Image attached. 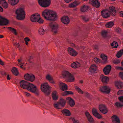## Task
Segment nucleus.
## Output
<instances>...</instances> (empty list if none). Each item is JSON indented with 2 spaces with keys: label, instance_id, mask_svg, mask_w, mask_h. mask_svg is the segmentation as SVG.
Wrapping results in <instances>:
<instances>
[{
  "label": "nucleus",
  "instance_id": "37",
  "mask_svg": "<svg viewBox=\"0 0 123 123\" xmlns=\"http://www.w3.org/2000/svg\"><path fill=\"white\" fill-rule=\"evenodd\" d=\"M7 28L9 29V31H11L12 32L14 33L15 35H17V33L15 29L11 27H8Z\"/></svg>",
  "mask_w": 123,
  "mask_h": 123
},
{
  "label": "nucleus",
  "instance_id": "26",
  "mask_svg": "<svg viewBox=\"0 0 123 123\" xmlns=\"http://www.w3.org/2000/svg\"><path fill=\"white\" fill-rule=\"evenodd\" d=\"M61 112L64 115L67 116H70L71 115L70 111L68 110L65 109L62 110Z\"/></svg>",
  "mask_w": 123,
  "mask_h": 123
},
{
  "label": "nucleus",
  "instance_id": "18",
  "mask_svg": "<svg viewBox=\"0 0 123 123\" xmlns=\"http://www.w3.org/2000/svg\"><path fill=\"white\" fill-rule=\"evenodd\" d=\"M118 99L120 101L123 103V104H121L120 103L116 102L115 104V105H116L118 107L123 106V95L118 97Z\"/></svg>",
  "mask_w": 123,
  "mask_h": 123
},
{
  "label": "nucleus",
  "instance_id": "46",
  "mask_svg": "<svg viewBox=\"0 0 123 123\" xmlns=\"http://www.w3.org/2000/svg\"><path fill=\"white\" fill-rule=\"evenodd\" d=\"M81 17L83 20L84 21L87 22L89 20V18H87L86 17L82 16H81Z\"/></svg>",
  "mask_w": 123,
  "mask_h": 123
},
{
  "label": "nucleus",
  "instance_id": "36",
  "mask_svg": "<svg viewBox=\"0 0 123 123\" xmlns=\"http://www.w3.org/2000/svg\"><path fill=\"white\" fill-rule=\"evenodd\" d=\"M123 54V49H122L119 50L117 53L116 56L118 58H119L121 57Z\"/></svg>",
  "mask_w": 123,
  "mask_h": 123
},
{
  "label": "nucleus",
  "instance_id": "52",
  "mask_svg": "<svg viewBox=\"0 0 123 123\" xmlns=\"http://www.w3.org/2000/svg\"><path fill=\"white\" fill-rule=\"evenodd\" d=\"M94 60L96 63H100V60L97 57L94 58Z\"/></svg>",
  "mask_w": 123,
  "mask_h": 123
},
{
  "label": "nucleus",
  "instance_id": "58",
  "mask_svg": "<svg viewBox=\"0 0 123 123\" xmlns=\"http://www.w3.org/2000/svg\"><path fill=\"white\" fill-rule=\"evenodd\" d=\"M0 74L2 75H5L6 74V73L4 71H0Z\"/></svg>",
  "mask_w": 123,
  "mask_h": 123
},
{
  "label": "nucleus",
  "instance_id": "5",
  "mask_svg": "<svg viewBox=\"0 0 123 123\" xmlns=\"http://www.w3.org/2000/svg\"><path fill=\"white\" fill-rule=\"evenodd\" d=\"M38 1L40 5L43 7H49L51 3V0H38Z\"/></svg>",
  "mask_w": 123,
  "mask_h": 123
},
{
  "label": "nucleus",
  "instance_id": "56",
  "mask_svg": "<svg viewBox=\"0 0 123 123\" xmlns=\"http://www.w3.org/2000/svg\"><path fill=\"white\" fill-rule=\"evenodd\" d=\"M119 75L121 78L123 80V72H120L119 73Z\"/></svg>",
  "mask_w": 123,
  "mask_h": 123
},
{
  "label": "nucleus",
  "instance_id": "2",
  "mask_svg": "<svg viewBox=\"0 0 123 123\" xmlns=\"http://www.w3.org/2000/svg\"><path fill=\"white\" fill-rule=\"evenodd\" d=\"M62 74L63 78L67 82H73L74 81L75 79L74 76L69 72L63 71L62 72Z\"/></svg>",
  "mask_w": 123,
  "mask_h": 123
},
{
  "label": "nucleus",
  "instance_id": "6",
  "mask_svg": "<svg viewBox=\"0 0 123 123\" xmlns=\"http://www.w3.org/2000/svg\"><path fill=\"white\" fill-rule=\"evenodd\" d=\"M28 90L31 92L35 93L36 95L38 96L39 94V93L38 90L36 86L33 84L30 83Z\"/></svg>",
  "mask_w": 123,
  "mask_h": 123
},
{
  "label": "nucleus",
  "instance_id": "34",
  "mask_svg": "<svg viewBox=\"0 0 123 123\" xmlns=\"http://www.w3.org/2000/svg\"><path fill=\"white\" fill-rule=\"evenodd\" d=\"M8 2L12 5H15L19 2V0H8Z\"/></svg>",
  "mask_w": 123,
  "mask_h": 123
},
{
  "label": "nucleus",
  "instance_id": "51",
  "mask_svg": "<svg viewBox=\"0 0 123 123\" xmlns=\"http://www.w3.org/2000/svg\"><path fill=\"white\" fill-rule=\"evenodd\" d=\"M107 32L106 31H103L102 32V35L103 37H105L107 36Z\"/></svg>",
  "mask_w": 123,
  "mask_h": 123
},
{
  "label": "nucleus",
  "instance_id": "31",
  "mask_svg": "<svg viewBox=\"0 0 123 123\" xmlns=\"http://www.w3.org/2000/svg\"><path fill=\"white\" fill-rule=\"evenodd\" d=\"M11 71L12 73L15 76H18L19 74L18 69L16 67H13Z\"/></svg>",
  "mask_w": 123,
  "mask_h": 123
},
{
  "label": "nucleus",
  "instance_id": "24",
  "mask_svg": "<svg viewBox=\"0 0 123 123\" xmlns=\"http://www.w3.org/2000/svg\"><path fill=\"white\" fill-rule=\"evenodd\" d=\"M101 81L104 84H107V82L109 81V78L107 76H105L103 74L101 76Z\"/></svg>",
  "mask_w": 123,
  "mask_h": 123
},
{
  "label": "nucleus",
  "instance_id": "3",
  "mask_svg": "<svg viewBox=\"0 0 123 123\" xmlns=\"http://www.w3.org/2000/svg\"><path fill=\"white\" fill-rule=\"evenodd\" d=\"M49 86L47 83H44L41 84V91L43 92L45 95L48 96L50 93L51 91Z\"/></svg>",
  "mask_w": 123,
  "mask_h": 123
},
{
  "label": "nucleus",
  "instance_id": "19",
  "mask_svg": "<svg viewBox=\"0 0 123 123\" xmlns=\"http://www.w3.org/2000/svg\"><path fill=\"white\" fill-rule=\"evenodd\" d=\"M107 10H104L101 12V15L104 18H106L110 16V15L108 13Z\"/></svg>",
  "mask_w": 123,
  "mask_h": 123
},
{
  "label": "nucleus",
  "instance_id": "41",
  "mask_svg": "<svg viewBox=\"0 0 123 123\" xmlns=\"http://www.w3.org/2000/svg\"><path fill=\"white\" fill-rule=\"evenodd\" d=\"M106 107L105 105H99V109L100 111Z\"/></svg>",
  "mask_w": 123,
  "mask_h": 123
},
{
  "label": "nucleus",
  "instance_id": "14",
  "mask_svg": "<svg viewBox=\"0 0 123 123\" xmlns=\"http://www.w3.org/2000/svg\"><path fill=\"white\" fill-rule=\"evenodd\" d=\"M111 67L110 65H107L103 69V72L106 75L110 73L111 69Z\"/></svg>",
  "mask_w": 123,
  "mask_h": 123
},
{
  "label": "nucleus",
  "instance_id": "11",
  "mask_svg": "<svg viewBox=\"0 0 123 123\" xmlns=\"http://www.w3.org/2000/svg\"><path fill=\"white\" fill-rule=\"evenodd\" d=\"M9 20L7 19L0 15V25L3 26L8 25Z\"/></svg>",
  "mask_w": 123,
  "mask_h": 123
},
{
  "label": "nucleus",
  "instance_id": "21",
  "mask_svg": "<svg viewBox=\"0 0 123 123\" xmlns=\"http://www.w3.org/2000/svg\"><path fill=\"white\" fill-rule=\"evenodd\" d=\"M66 99L68 101V103L71 107H73L75 105V101L73 99L70 97H68L66 98Z\"/></svg>",
  "mask_w": 123,
  "mask_h": 123
},
{
  "label": "nucleus",
  "instance_id": "40",
  "mask_svg": "<svg viewBox=\"0 0 123 123\" xmlns=\"http://www.w3.org/2000/svg\"><path fill=\"white\" fill-rule=\"evenodd\" d=\"M45 30H44L42 28H40L38 32L39 34L40 35H43L45 32Z\"/></svg>",
  "mask_w": 123,
  "mask_h": 123
},
{
  "label": "nucleus",
  "instance_id": "8",
  "mask_svg": "<svg viewBox=\"0 0 123 123\" xmlns=\"http://www.w3.org/2000/svg\"><path fill=\"white\" fill-rule=\"evenodd\" d=\"M19 84L21 88L28 89L30 83L27 81L22 80L20 82Z\"/></svg>",
  "mask_w": 123,
  "mask_h": 123
},
{
  "label": "nucleus",
  "instance_id": "59",
  "mask_svg": "<svg viewBox=\"0 0 123 123\" xmlns=\"http://www.w3.org/2000/svg\"><path fill=\"white\" fill-rule=\"evenodd\" d=\"M85 115L87 118L91 116V115L90 114L89 112L88 111H86V112Z\"/></svg>",
  "mask_w": 123,
  "mask_h": 123
},
{
  "label": "nucleus",
  "instance_id": "15",
  "mask_svg": "<svg viewBox=\"0 0 123 123\" xmlns=\"http://www.w3.org/2000/svg\"><path fill=\"white\" fill-rule=\"evenodd\" d=\"M61 21L64 24L68 25L70 22V19L67 16H64L61 18Z\"/></svg>",
  "mask_w": 123,
  "mask_h": 123
},
{
  "label": "nucleus",
  "instance_id": "12",
  "mask_svg": "<svg viewBox=\"0 0 123 123\" xmlns=\"http://www.w3.org/2000/svg\"><path fill=\"white\" fill-rule=\"evenodd\" d=\"M68 54L72 56H75L78 54V53L74 49L71 48H68Z\"/></svg>",
  "mask_w": 123,
  "mask_h": 123
},
{
  "label": "nucleus",
  "instance_id": "57",
  "mask_svg": "<svg viewBox=\"0 0 123 123\" xmlns=\"http://www.w3.org/2000/svg\"><path fill=\"white\" fill-rule=\"evenodd\" d=\"M117 94L118 95L123 94V90H120L118 91L117 93Z\"/></svg>",
  "mask_w": 123,
  "mask_h": 123
},
{
  "label": "nucleus",
  "instance_id": "43",
  "mask_svg": "<svg viewBox=\"0 0 123 123\" xmlns=\"http://www.w3.org/2000/svg\"><path fill=\"white\" fill-rule=\"evenodd\" d=\"M102 113L104 114H106L108 111V109L107 107H106L100 111Z\"/></svg>",
  "mask_w": 123,
  "mask_h": 123
},
{
  "label": "nucleus",
  "instance_id": "49",
  "mask_svg": "<svg viewBox=\"0 0 123 123\" xmlns=\"http://www.w3.org/2000/svg\"><path fill=\"white\" fill-rule=\"evenodd\" d=\"M52 78H53L49 74H48L46 76V79L48 80L49 81V80H51Z\"/></svg>",
  "mask_w": 123,
  "mask_h": 123
},
{
  "label": "nucleus",
  "instance_id": "13",
  "mask_svg": "<svg viewBox=\"0 0 123 123\" xmlns=\"http://www.w3.org/2000/svg\"><path fill=\"white\" fill-rule=\"evenodd\" d=\"M40 15L38 14H35L32 15L30 17V20L32 22H37L39 17Z\"/></svg>",
  "mask_w": 123,
  "mask_h": 123
},
{
  "label": "nucleus",
  "instance_id": "29",
  "mask_svg": "<svg viewBox=\"0 0 123 123\" xmlns=\"http://www.w3.org/2000/svg\"><path fill=\"white\" fill-rule=\"evenodd\" d=\"M58 102L59 103V104L62 107H63L65 105L66 101V100L62 98L60 99Z\"/></svg>",
  "mask_w": 123,
  "mask_h": 123
},
{
  "label": "nucleus",
  "instance_id": "35",
  "mask_svg": "<svg viewBox=\"0 0 123 123\" xmlns=\"http://www.w3.org/2000/svg\"><path fill=\"white\" fill-rule=\"evenodd\" d=\"M114 25V23L112 21H111L107 23L105 25V27L107 28L112 27Z\"/></svg>",
  "mask_w": 123,
  "mask_h": 123
},
{
  "label": "nucleus",
  "instance_id": "30",
  "mask_svg": "<svg viewBox=\"0 0 123 123\" xmlns=\"http://www.w3.org/2000/svg\"><path fill=\"white\" fill-rule=\"evenodd\" d=\"M60 86H61V88L60 89L61 90L62 89L63 91H66L68 89V87L67 85L65 83L61 82L60 83Z\"/></svg>",
  "mask_w": 123,
  "mask_h": 123
},
{
  "label": "nucleus",
  "instance_id": "28",
  "mask_svg": "<svg viewBox=\"0 0 123 123\" xmlns=\"http://www.w3.org/2000/svg\"><path fill=\"white\" fill-rule=\"evenodd\" d=\"M80 66V63L78 62H75L72 63L71 65V67L74 68H76L79 67Z\"/></svg>",
  "mask_w": 123,
  "mask_h": 123
},
{
  "label": "nucleus",
  "instance_id": "62",
  "mask_svg": "<svg viewBox=\"0 0 123 123\" xmlns=\"http://www.w3.org/2000/svg\"><path fill=\"white\" fill-rule=\"evenodd\" d=\"M116 31L117 33H119L120 32L121 29L119 28H117L116 29Z\"/></svg>",
  "mask_w": 123,
  "mask_h": 123
},
{
  "label": "nucleus",
  "instance_id": "50",
  "mask_svg": "<svg viewBox=\"0 0 123 123\" xmlns=\"http://www.w3.org/2000/svg\"><path fill=\"white\" fill-rule=\"evenodd\" d=\"M87 118L90 123H92L93 122V119L91 116L88 117Z\"/></svg>",
  "mask_w": 123,
  "mask_h": 123
},
{
  "label": "nucleus",
  "instance_id": "17",
  "mask_svg": "<svg viewBox=\"0 0 123 123\" xmlns=\"http://www.w3.org/2000/svg\"><path fill=\"white\" fill-rule=\"evenodd\" d=\"M80 2L79 0H75L74 2L68 5V7L70 8H74L80 4Z\"/></svg>",
  "mask_w": 123,
  "mask_h": 123
},
{
  "label": "nucleus",
  "instance_id": "33",
  "mask_svg": "<svg viewBox=\"0 0 123 123\" xmlns=\"http://www.w3.org/2000/svg\"><path fill=\"white\" fill-rule=\"evenodd\" d=\"M57 92L55 91H53L52 93V95L53 99L54 100H56L58 99V96L56 95Z\"/></svg>",
  "mask_w": 123,
  "mask_h": 123
},
{
  "label": "nucleus",
  "instance_id": "9",
  "mask_svg": "<svg viewBox=\"0 0 123 123\" xmlns=\"http://www.w3.org/2000/svg\"><path fill=\"white\" fill-rule=\"evenodd\" d=\"M89 2L93 7L97 8H99L100 6V2L98 0H90Z\"/></svg>",
  "mask_w": 123,
  "mask_h": 123
},
{
  "label": "nucleus",
  "instance_id": "45",
  "mask_svg": "<svg viewBox=\"0 0 123 123\" xmlns=\"http://www.w3.org/2000/svg\"><path fill=\"white\" fill-rule=\"evenodd\" d=\"M60 105L59 104L58 102L57 103L55 104L54 105V107L57 109H61V107L60 106Z\"/></svg>",
  "mask_w": 123,
  "mask_h": 123
},
{
  "label": "nucleus",
  "instance_id": "16",
  "mask_svg": "<svg viewBox=\"0 0 123 123\" xmlns=\"http://www.w3.org/2000/svg\"><path fill=\"white\" fill-rule=\"evenodd\" d=\"M92 113L93 115L95 117L98 119H100L102 117V116L98 112L97 110L93 108L92 110Z\"/></svg>",
  "mask_w": 123,
  "mask_h": 123
},
{
  "label": "nucleus",
  "instance_id": "7",
  "mask_svg": "<svg viewBox=\"0 0 123 123\" xmlns=\"http://www.w3.org/2000/svg\"><path fill=\"white\" fill-rule=\"evenodd\" d=\"M49 25L51 28L52 31L54 35H55L58 33V25L57 23L53 22L50 23Z\"/></svg>",
  "mask_w": 123,
  "mask_h": 123
},
{
  "label": "nucleus",
  "instance_id": "1",
  "mask_svg": "<svg viewBox=\"0 0 123 123\" xmlns=\"http://www.w3.org/2000/svg\"><path fill=\"white\" fill-rule=\"evenodd\" d=\"M42 15L45 19L49 21H55L57 18V13L55 12L48 9L44 10Z\"/></svg>",
  "mask_w": 123,
  "mask_h": 123
},
{
  "label": "nucleus",
  "instance_id": "48",
  "mask_svg": "<svg viewBox=\"0 0 123 123\" xmlns=\"http://www.w3.org/2000/svg\"><path fill=\"white\" fill-rule=\"evenodd\" d=\"M24 40L25 42V43L26 45H28V42L30 41V40L28 37H26L24 38Z\"/></svg>",
  "mask_w": 123,
  "mask_h": 123
},
{
  "label": "nucleus",
  "instance_id": "10",
  "mask_svg": "<svg viewBox=\"0 0 123 123\" xmlns=\"http://www.w3.org/2000/svg\"><path fill=\"white\" fill-rule=\"evenodd\" d=\"M110 88L107 86H104L101 87L99 89V91L103 93L108 94L110 92Z\"/></svg>",
  "mask_w": 123,
  "mask_h": 123
},
{
  "label": "nucleus",
  "instance_id": "38",
  "mask_svg": "<svg viewBox=\"0 0 123 123\" xmlns=\"http://www.w3.org/2000/svg\"><path fill=\"white\" fill-rule=\"evenodd\" d=\"M35 75L32 74H31L29 81L31 82H33L35 80Z\"/></svg>",
  "mask_w": 123,
  "mask_h": 123
},
{
  "label": "nucleus",
  "instance_id": "64",
  "mask_svg": "<svg viewBox=\"0 0 123 123\" xmlns=\"http://www.w3.org/2000/svg\"><path fill=\"white\" fill-rule=\"evenodd\" d=\"M121 17H123V11H121L119 12Z\"/></svg>",
  "mask_w": 123,
  "mask_h": 123
},
{
  "label": "nucleus",
  "instance_id": "39",
  "mask_svg": "<svg viewBox=\"0 0 123 123\" xmlns=\"http://www.w3.org/2000/svg\"><path fill=\"white\" fill-rule=\"evenodd\" d=\"M111 46H113V48H117L118 46V44L117 43L116 41H114L113 43L111 44Z\"/></svg>",
  "mask_w": 123,
  "mask_h": 123
},
{
  "label": "nucleus",
  "instance_id": "53",
  "mask_svg": "<svg viewBox=\"0 0 123 123\" xmlns=\"http://www.w3.org/2000/svg\"><path fill=\"white\" fill-rule=\"evenodd\" d=\"M120 60L119 59H117L114 60L113 61V63L115 64H118L120 63Z\"/></svg>",
  "mask_w": 123,
  "mask_h": 123
},
{
  "label": "nucleus",
  "instance_id": "22",
  "mask_svg": "<svg viewBox=\"0 0 123 123\" xmlns=\"http://www.w3.org/2000/svg\"><path fill=\"white\" fill-rule=\"evenodd\" d=\"M115 86L118 89H121L123 87V83L120 81L115 82Z\"/></svg>",
  "mask_w": 123,
  "mask_h": 123
},
{
  "label": "nucleus",
  "instance_id": "25",
  "mask_svg": "<svg viewBox=\"0 0 123 123\" xmlns=\"http://www.w3.org/2000/svg\"><path fill=\"white\" fill-rule=\"evenodd\" d=\"M89 8V6L83 5L80 7V11L82 12H87Z\"/></svg>",
  "mask_w": 123,
  "mask_h": 123
},
{
  "label": "nucleus",
  "instance_id": "20",
  "mask_svg": "<svg viewBox=\"0 0 123 123\" xmlns=\"http://www.w3.org/2000/svg\"><path fill=\"white\" fill-rule=\"evenodd\" d=\"M109 12L111 15L114 16L116 15V11L115 9V8L114 6H112L109 7Z\"/></svg>",
  "mask_w": 123,
  "mask_h": 123
},
{
  "label": "nucleus",
  "instance_id": "60",
  "mask_svg": "<svg viewBox=\"0 0 123 123\" xmlns=\"http://www.w3.org/2000/svg\"><path fill=\"white\" fill-rule=\"evenodd\" d=\"M67 91L64 92L62 93V94L63 96H65L68 95Z\"/></svg>",
  "mask_w": 123,
  "mask_h": 123
},
{
  "label": "nucleus",
  "instance_id": "27",
  "mask_svg": "<svg viewBox=\"0 0 123 123\" xmlns=\"http://www.w3.org/2000/svg\"><path fill=\"white\" fill-rule=\"evenodd\" d=\"M96 69V66L95 65H92L90 68L89 71L92 73H96L97 72Z\"/></svg>",
  "mask_w": 123,
  "mask_h": 123
},
{
  "label": "nucleus",
  "instance_id": "32",
  "mask_svg": "<svg viewBox=\"0 0 123 123\" xmlns=\"http://www.w3.org/2000/svg\"><path fill=\"white\" fill-rule=\"evenodd\" d=\"M101 57L102 58L103 61V63L104 64H105L108 63L107 58L105 55H101Z\"/></svg>",
  "mask_w": 123,
  "mask_h": 123
},
{
  "label": "nucleus",
  "instance_id": "4",
  "mask_svg": "<svg viewBox=\"0 0 123 123\" xmlns=\"http://www.w3.org/2000/svg\"><path fill=\"white\" fill-rule=\"evenodd\" d=\"M16 13L17 15V18L19 20H23L25 18V12L22 8H20L16 10Z\"/></svg>",
  "mask_w": 123,
  "mask_h": 123
},
{
  "label": "nucleus",
  "instance_id": "47",
  "mask_svg": "<svg viewBox=\"0 0 123 123\" xmlns=\"http://www.w3.org/2000/svg\"><path fill=\"white\" fill-rule=\"evenodd\" d=\"M44 22V20L40 18V16L39 17V18H38L37 20V22H38L39 24H42Z\"/></svg>",
  "mask_w": 123,
  "mask_h": 123
},
{
  "label": "nucleus",
  "instance_id": "42",
  "mask_svg": "<svg viewBox=\"0 0 123 123\" xmlns=\"http://www.w3.org/2000/svg\"><path fill=\"white\" fill-rule=\"evenodd\" d=\"M30 75V74H29L27 73L25 74L24 76V79L26 80H29Z\"/></svg>",
  "mask_w": 123,
  "mask_h": 123
},
{
  "label": "nucleus",
  "instance_id": "61",
  "mask_svg": "<svg viewBox=\"0 0 123 123\" xmlns=\"http://www.w3.org/2000/svg\"><path fill=\"white\" fill-rule=\"evenodd\" d=\"M67 92L68 95L69 94L73 95L74 94V93L71 91H67Z\"/></svg>",
  "mask_w": 123,
  "mask_h": 123
},
{
  "label": "nucleus",
  "instance_id": "44",
  "mask_svg": "<svg viewBox=\"0 0 123 123\" xmlns=\"http://www.w3.org/2000/svg\"><path fill=\"white\" fill-rule=\"evenodd\" d=\"M75 89L77 90L79 93L83 94L84 92L79 87L77 86L75 87Z\"/></svg>",
  "mask_w": 123,
  "mask_h": 123
},
{
  "label": "nucleus",
  "instance_id": "54",
  "mask_svg": "<svg viewBox=\"0 0 123 123\" xmlns=\"http://www.w3.org/2000/svg\"><path fill=\"white\" fill-rule=\"evenodd\" d=\"M71 119H72L73 123H80L79 121L77 120H75L74 118L71 117Z\"/></svg>",
  "mask_w": 123,
  "mask_h": 123
},
{
  "label": "nucleus",
  "instance_id": "55",
  "mask_svg": "<svg viewBox=\"0 0 123 123\" xmlns=\"http://www.w3.org/2000/svg\"><path fill=\"white\" fill-rule=\"evenodd\" d=\"M2 5L3 7L5 8H7L8 6V5L6 2L2 4Z\"/></svg>",
  "mask_w": 123,
  "mask_h": 123
},
{
  "label": "nucleus",
  "instance_id": "23",
  "mask_svg": "<svg viewBox=\"0 0 123 123\" xmlns=\"http://www.w3.org/2000/svg\"><path fill=\"white\" fill-rule=\"evenodd\" d=\"M112 121L113 123H120V121L119 117L116 115L112 116Z\"/></svg>",
  "mask_w": 123,
  "mask_h": 123
},
{
  "label": "nucleus",
  "instance_id": "63",
  "mask_svg": "<svg viewBox=\"0 0 123 123\" xmlns=\"http://www.w3.org/2000/svg\"><path fill=\"white\" fill-rule=\"evenodd\" d=\"M94 49L95 50H98V46L96 45H94Z\"/></svg>",
  "mask_w": 123,
  "mask_h": 123
}]
</instances>
